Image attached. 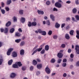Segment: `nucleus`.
Returning <instances> with one entry per match:
<instances>
[{"label": "nucleus", "mask_w": 79, "mask_h": 79, "mask_svg": "<svg viewBox=\"0 0 79 79\" xmlns=\"http://www.w3.org/2000/svg\"><path fill=\"white\" fill-rule=\"evenodd\" d=\"M20 67V62H16L15 64H14L12 65V67L13 68H19Z\"/></svg>", "instance_id": "f257e3e1"}, {"label": "nucleus", "mask_w": 79, "mask_h": 79, "mask_svg": "<svg viewBox=\"0 0 79 79\" xmlns=\"http://www.w3.org/2000/svg\"><path fill=\"white\" fill-rule=\"evenodd\" d=\"M42 47L41 48H38L36 50H35L33 53L31 55H34L35 53H37V52H40L42 50Z\"/></svg>", "instance_id": "f03ea898"}, {"label": "nucleus", "mask_w": 79, "mask_h": 79, "mask_svg": "<svg viewBox=\"0 0 79 79\" xmlns=\"http://www.w3.org/2000/svg\"><path fill=\"white\" fill-rule=\"evenodd\" d=\"M55 6L56 7L60 8L61 7V4L59 2H57L55 4Z\"/></svg>", "instance_id": "7ed1b4c3"}, {"label": "nucleus", "mask_w": 79, "mask_h": 79, "mask_svg": "<svg viewBox=\"0 0 79 79\" xmlns=\"http://www.w3.org/2000/svg\"><path fill=\"white\" fill-rule=\"evenodd\" d=\"M75 50L77 54L79 55V46L78 45H76L75 46Z\"/></svg>", "instance_id": "20e7f679"}, {"label": "nucleus", "mask_w": 79, "mask_h": 79, "mask_svg": "<svg viewBox=\"0 0 79 79\" xmlns=\"http://www.w3.org/2000/svg\"><path fill=\"white\" fill-rule=\"evenodd\" d=\"M13 50V48H10L8 49V51L7 52V55H10L11 52Z\"/></svg>", "instance_id": "39448f33"}, {"label": "nucleus", "mask_w": 79, "mask_h": 79, "mask_svg": "<svg viewBox=\"0 0 79 79\" xmlns=\"http://www.w3.org/2000/svg\"><path fill=\"white\" fill-rule=\"evenodd\" d=\"M46 73H47V74H50V72H51V71L50 70V69L48 67H46L45 68V70Z\"/></svg>", "instance_id": "423d86ee"}, {"label": "nucleus", "mask_w": 79, "mask_h": 79, "mask_svg": "<svg viewBox=\"0 0 79 79\" xmlns=\"http://www.w3.org/2000/svg\"><path fill=\"white\" fill-rule=\"evenodd\" d=\"M16 73H12L10 75V77L11 78H15L16 77Z\"/></svg>", "instance_id": "0eeeda50"}, {"label": "nucleus", "mask_w": 79, "mask_h": 79, "mask_svg": "<svg viewBox=\"0 0 79 79\" xmlns=\"http://www.w3.org/2000/svg\"><path fill=\"white\" fill-rule=\"evenodd\" d=\"M57 57L59 58H61L63 57V54L61 52H59L57 54Z\"/></svg>", "instance_id": "6e6552de"}, {"label": "nucleus", "mask_w": 79, "mask_h": 79, "mask_svg": "<svg viewBox=\"0 0 79 79\" xmlns=\"http://www.w3.org/2000/svg\"><path fill=\"white\" fill-rule=\"evenodd\" d=\"M17 53L15 52H13L12 54V56L14 57H16L17 56Z\"/></svg>", "instance_id": "1a4fd4ad"}, {"label": "nucleus", "mask_w": 79, "mask_h": 79, "mask_svg": "<svg viewBox=\"0 0 79 79\" xmlns=\"http://www.w3.org/2000/svg\"><path fill=\"white\" fill-rule=\"evenodd\" d=\"M26 19L24 17H21L20 19V21L22 23H24L25 22Z\"/></svg>", "instance_id": "9d476101"}, {"label": "nucleus", "mask_w": 79, "mask_h": 79, "mask_svg": "<svg viewBox=\"0 0 79 79\" xmlns=\"http://www.w3.org/2000/svg\"><path fill=\"white\" fill-rule=\"evenodd\" d=\"M37 68L38 69H41L42 68V64H38L37 66Z\"/></svg>", "instance_id": "9b49d317"}, {"label": "nucleus", "mask_w": 79, "mask_h": 79, "mask_svg": "<svg viewBox=\"0 0 79 79\" xmlns=\"http://www.w3.org/2000/svg\"><path fill=\"white\" fill-rule=\"evenodd\" d=\"M8 32V28L6 27L4 29V33L5 34H7Z\"/></svg>", "instance_id": "f8f14e48"}, {"label": "nucleus", "mask_w": 79, "mask_h": 79, "mask_svg": "<svg viewBox=\"0 0 79 79\" xmlns=\"http://www.w3.org/2000/svg\"><path fill=\"white\" fill-rule=\"evenodd\" d=\"M37 12L39 15H44V12L42 10H38Z\"/></svg>", "instance_id": "ddd939ff"}, {"label": "nucleus", "mask_w": 79, "mask_h": 79, "mask_svg": "<svg viewBox=\"0 0 79 79\" xmlns=\"http://www.w3.org/2000/svg\"><path fill=\"white\" fill-rule=\"evenodd\" d=\"M11 22L10 21H8L7 23H6V27H9L10 25H11Z\"/></svg>", "instance_id": "4468645a"}, {"label": "nucleus", "mask_w": 79, "mask_h": 79, "mask_svg": "<svg viewBox=\"0 0 79 79\" xmlns=\"http://www.w3.org/2000/svg\"><path fill=\"white\" fill-rule=\"evenodd\" d=\"M77 35H76V37H77L78 39H79V31L78 30H77L76 31Z\"/></svg>", "instance_id": "2eb2a0df"}, {"label": "nucleus", "mask_w": 79, "mask_h": 79, "mask_svg": "<svg viewBox=\"0 0 79 79\" xmlns=\"http://www.w3.org/2000/svg\"><path fill=\"white\" fill-rule=\"evenodd\" d=\"M20 54L21 55H23L24 54V50L21 49L20 51Z\"/></svg>", "instance_id": "dca6fc26"}, {"label": "nucleus", "mask_w": 79, "mask_h": 79, "mask_svg": "<svg viewBox=\"0 0 79 79\" xmlns=\"http://www.w3.org/2000/svg\"><path fill=\"white\" fill-rule=\"evenodd\" d=\"M50 17L51 19H52V21H55V17L53 15H50Z\"/></svg>", "instance_id": "f3484780"}, {"label": "nucleus", "mask_w": 79, "mask_h": 79, "mask_svg": "<svg viewBox=\"0 0 79 79\" xmlns=\"http://www.w3.org/2000/svg\"><path fill=\"white\" fill-rule=\"evenodd\" d=\"M15 37H20V33L19 32H15Z\"/></svg>", "instance_id": "a211bd4d"}, {"label": "nucleus", "mask_w": 79, "mask_h": 79, "mask_svg": "<svg viewBox=\"0 0 79 79\" xmlns=\"http://www.w3.org/2000/svg\"><path fill=\"white\" fill-rule=\"evenodd\" d=\"M55 26L56 28H58L60 27V25L59 24H58V23H56Z\"/></svg>", "instance_id": "6ab92c4d"}, {"label": "nucleus", "mask_w": 79, "mask_h": 79, "mask_svg": "<svg viewBox=\"0 0 79 79\" xmlns=\"http://www.w3.org/2000/svg\"><path fill=\"white\" fill-rule=\"evenodd\" d=\"M77 12V9L76 8H74L73 10V13L74 14L76 13Z\"/></svg>", "instance_id": "aec40b11"}, {"label": "nucleus", "mask_w": 79, "mask_h": 79, "mask_svg": "<svg viewBox=\"0 0 79 79\" xmlns=\"http://www.w3.org/2000/svg\"><path fill=\"white\" fill-rule=\"evenodd\" d=\"M65 37L66 39H70V36H69V35L68 34H66L65 35Z\"/></svg>", "instance_id": "412c9836"}, {"label": "nucleus", "mask_w": 79, "mask_h": 79, "mask_svg": "<svg viewBox=\"0 0 79 79\" xmlns=\"http://www.w3.org/2000/svg\"><path fill=\"white\" fill-rule=\"evenodd\" d=\"M45 49L46 51H48V50H49V46L48 45H46L45 46Z\"/></svg>", "instance_id": "4be33fe9"}, {"label": "nucleus", "mask_w": 79, "mask_h": 79, "mask_svg": "<svg viewBox=\"0 0 79 79\" xmlns=\"http://www.w3.org/2000/svg\"><path fill=\"white\" fill-rule=\"evenodd\" d=\"M74 31L73 30H71L69 32V34L71 35H74Z\"/></svg>", "instance_id": "5701e85b"}, {"label": "nucleus", "mask_w": 79, "mask_h": 79, "mask_svg": "<svg viewBox=\"0 0 79 79\" xmlns=\"http://www.w3.org/2000/svg\"><path fill=\"white\" fill-rule=\"evenodd\" d=\"M13 60H10L9 61H8V64L9 65H11L12 64V63H13Z\"/></svg>", "instance_id": "b1692460"}, {"label": "nucleus", "mask_w": 79, "mask_h": 79, "mask_svg": "<svg viewBox=\"0 0 79 79\" xmlns=\"http://www.w3.org/2000/svg\"><path fill=\"white\" fill-rule=\"evenodd\" d=\"M32 26H35L37 25V23L35 22H34L31 23Z\"/></svg>", "instance_id": "393cba45"}, {"label": "nucleus", "mask_w": 79, "mask_h": 79, "mask_svg": "<svg viewBox=\"0 0 79 79\" xmlns=\"http://www.w3.org/2000/svg\"><path fill=\"white\" fill-rule=\"evenodd\" d=\"M37 64V62L35 60H34L33 61V64L35 65V64Z\"/></svg>", "instance_id": "a878e982"}, {"label": "nucleus", "mask_w": 79, "mask_h": 79, "mask_svg": "<svg viewBox=\"0 0 79 79\" xmlns=\"http://www.w3.org/2000/svg\"><path fill=\"white\" fill-rule=\"evenodd\" d=\"M7 5H10L11 3V0H7Z\"/></svg>", "instance_id": "bb28decb"}, {"label": "nucleus", "mask_w": 79, "mask_h": 79, "mask_svg": "<svg viewBox=\"0 0 79 79\" xmlns=\"http://www.w3.org/2000/svg\"><path fill=\"white\" fill-rule=\"evenodd\" d=\"M15 31V29L14 28H12L10 30V33H13Z\"/></svg>", "instance_id": "cd10ccee"}, {"label": "nucleus", "mask_w": 79, "mask_h": 79, "mask_svg": "<svg viewBox=\"0 0 79 79\" xmlns=\"http://www.w3.org/2000/svg\"><path fill=\"white\" fill-rule=\"evenodd\" d=\"M27 69V68L25 66H23L22 68V69L23 71H25Z\"/></svg>", "instance_id": "c85d7f7f"}, {"label": "nucleus", "mask_w": 79, "mask_h": 79, "mask_svg": "<svg viewBox=\"0 0 79 79\" xmlns=\"http://www.w3.org/2000/svg\"><path fill=\"white\" fill-rule=\"evenodd\" d=\"M55 59H52L50 61V62L52 63H54L55 62Z\"/></svg>", "instance_id": "c756f323"}, {"label": "nucleus", "mask_w": 79, "mask_h": 79, "mask_svg": "<svg viewBox=\"0 0 79 79\" xmlns=\"http://www.w3.org/2000/svg\"><path fill=\"white\" fill-rule=\"evenodd\" d=\"M3 61V59L2 58L0 59V65H1L2 64V62Z\"/></svg>", "instance_id": "7c9ffc66"}, {"label": "nucleus", "mask_w": 79, "mask_h": 79, "mask_svg": "<svg viewBox=\"0 0 79 79\" xmlns=\"http://www.w3.org/2000/svg\"><path fill=\"white\" fill-rule=\"evenodd\" d=\"M41 33L43 35H46V32L45 31H42Z\"/></svg>", "instance_id": "2f4dec72"}, {"label": "nucleus", "mask_w": 79, "mask_h": 79, "mask_svg": "<svg viewBox=\"0 0 79 79\" xmlns=\"http://www.w3.org/2000/svg\"><path fill=\"white\" fill-rule=\"evenodd\" d=\"M75 19L77 21H79V16L78 15L75 16Z\"/></svg>", "instance_id": "473e14b6"}, {"label": "nucleus", "mask_w": 79, "mask_h": 79, "mask_svg": "<svg viewBox=\"0 0 79 79\" xmlns=\"http://www.w3.org/2000/svg\"><path fill=\"white\" fill-rule=\"evenodd\" d=\"M61 61H62V60H61V59H59L57 60V63L59 64L60 63H61Z\"/></svg>", "instance_id": "72a5a7b5"}, {"label": "nucleus", "mask_w": 79, "mask_h": 79, "mask_svg": "<svg viewBox=\"0 0 79 79\" xmlns=\"http://www.w3.org/2000/svg\"><path fill=\"white\" fill-rule=\"evenodd\" d=\"M28 26L29 27H31L32 26V23L31 22H29L28 24Z\"/></svg>", "instance_id": "f704fd0d"}, {"label": "nucleus", "mask_w": 79, "mask_h": 79, "mask_svg": "<svg viewBox=\"0 0 79 79\" xmlns=\"http://www.w3.org/2000/svg\"><path fill=\"white\" fill-rule=\"evenodd\" d=\"M48 35H51L52 34V31L50 30L49 31L48 33Z\"/></svg>", "instance_id": "c9c22d12"}, {"label": "nucleus", "mask_w": 79, "mask_h": 79, "mask_svg": "<svg viewBox=\"0 0 79 79\" xmlns=\"http://www.w3.org/2000/svg\"><path fill=\"white\" fill-rule=\"evenodd\" d=\"M13 19L14 20V22H16L17 21V19L15 16L13 17Z\"/></svg>", "instance_id": "e433bc0d"}, {"label": "nucleus", "mask_w": 79, "mask_h": 79, "mask_svg": "<svg viewBox=\"0 0 79 79\" xmlns=\"http://www.w3.org/2000/svg\"><path fill=\"white\" fill-rule=\"evenodd\" d=\"M15 41L16 43H19L20 42V39L16 40Z\"/></svg>", "instance_id": "4c0bfd02"}, {"label": "nucleus", "mask_w": 79, "mask_h": 79, "mask_svg": "<svg viewBox=\"0 0 79 79\" xmlns=\"http://www.w3.org/2000/svg\"><path fill=\"white\" fill-rule=\"evenodd\" d=\"M25 44V42L24 41H22L21 42L20 44V45L21 46H23Z\"/></svg>", "instance_id": "58836bf2"}, {"label": "nucleus", "mask_w": 79, "mask_h": 79, "mask_svg": "<svg viewBox=\"0 0 79 79\" xmlns=\"http://www.w3.org/2000/svg\"><path fill=\"white\" fill-rule=\"evenodd\" d=\"M58 38V36L57 35H54L53 36V39H57Z\"/></svg>", "instance_id": "ea45409f"}, {"label": "nucleus", "mask_w": 79, "mask_h": 79, "mask_svg": "<svg viewBox=\"0 0 79 79\" xmlns=\"http://www.w3.org/2000/svg\"><path fill=\"white\" fill-rule=\"evenodd\" d=\"M45 49H43L41 52V54H44L45 53Z\"/></svg>", "instance_id": "a19ab883"}, {"label": "nucleus", "mask_w": 79, "mask_h": 79, "mask_svg": "<svg viewBox=\"0 0 79 79\" xmlns=\"http://www.w3.org/2000/svg\"><path fill=\"white\" fill-rule=\"evenodd\" d=\"M1 11L2 14H4L5 13V10H4L2 9V10H1Z\"/></svg>", "instance_id": "79ce46f5"}, {"label": "nucleus", "mask_w": 79, "mask_h": 79, "mask_svg": "<svg viewBox=\"0 0 79 79\" xmlns=\"http://www.w3.org/2000/svg\"><path fill=\"white\" fill-rule=\"evenodd\" d=\"M62 66H63V67H65V66H66V63H64L62 64Z\"/></svg>", "instance_id": "37998d69"}, {"label": "nucleus", "mask_w": 79, "mask_h": 79, "mask_svg": "<svg viewBox=\"0 0 79 79\" xmlns=\"http://www.w3.org/2000/svg\"><path fill=\"white\" fill-rule=\"evenodd\" d=\"M46 24H47L48 26L50 24V21L49 20H47L46 21Z\"/></svg>", "instance_id": "c03bdc74"}, {"label": "nucleus", "mask_w": 79, "mask_h": 79, "mask_svg": "<svg viewBox=\"0 0 79 79\" xmlns=\"http://www.w3.org/2000/svg\"><path fill=\"white\" fill-rule=\"evenodd\" d=\"M75 3L76 5H79V0H75Z\"/></svg>", "instance_id": "a18cd8bd"}, {"label": "nucleus", "mask_w": 79, "mask_h": 79, "mask_svg": "<svg viewBox=\"0 0 79 79\" xmlns=\"http://www.w3.org/2000/svg\"><path fill=\"white\" fill-rule=\"evenodd\" d=\"M5 10L7 11H9V10H10V8L8 7H6Z\"/></svg>", "instance_id": "49530a36"}, {"label": "nucleus", "mask_w": 79, "mask_h": 79, "mask_svg": "<svg viewBox=\"0 0 79 79\" xmlns=\"http://www.w3.org/2000/svg\"><path fill=\"white\" fill-rule=\"evenodd\" d=\"M34 69V67L33 66H31L30 68V71H32Z\"/></svg>", "instance_id": "de8ad7c7"}, {"label": "nucleus", "mask_w": 79, "mask_h": 79, "mask_svg": "<svg viewBox=\"0 0 79 79\" xmlns=\"http://www.w3.org/2000/svg\"><path fill=\"white\" fill-rule=\"evenodd\" d=\"M66 45L64 44H62L61 45V47L62 48H64Z\"/></svg>", "instance_id": "09e8293b"}, {"label": "nucleus", "mask_w": 79, "mask_h": 79, "mask_svg": "<svg viewBox=\"0 0 79 79\" xmlns=\"http://www.w3.org/2000/svg\"><path fill=\"white\" fill-rule=\"evenodd\" d=\"M71 19L69 17H67L66 18V21H70Z\"/></svg>", "instance_id": "8fccbe9b"}, {"label": "nucleus", "mask_w": 79, "mask_h": 79, "mask_svg": "<svg viewBox=\"0 0 79 79\" xmlns=\"http://www.w3.org/2000/svg\"><path fill=\"white\" fill-rule=\"evenodd\" d=\"M76 66L77 67L79 66V61H78L76 63Z\"/></svg>", "instance_id": "3c124183"}, {"label": "nucleus", "mask_w": 79, "mask_h": 79, "mask_svg": "<svg viewBox=\"0 0 79 79\" xmlns=\"http://www.w3.org/2000/svg\"><path fill=\"white\" fill-rule=\"evenodd\" d=\"M38 31L39 33H42V30L41 29H39L38 30Z\"/></svg>", "instance_id": "603ef678"}, {"label": "nucleus", "mask_w": 79, "mask_h": 79, "mask_svg": "<svg viewBox=\"0 0 79 79\" xmlns=\"http://www.w3.org/2000/svg\"><path fill=\"white\" fill-rule=\"evenodd\" d=\"M70 28V27L68 25L66 27V30H69Z\"/></svg>", "instance_id": "864d4df0"}, {"label": "nucleus", "mask_w": 79, "mask_h": 79, "mask_svg": "<svg viewBox=\"0 0 79 79\" xmlns=\"http://www.w3.org/2000/svg\"><path fill=\"white\" fill-rule=\"evenodd\" d=\"M67 76V74L66 73H64L63 74V76L64 77H66Z\"/></svg>", "instance_id": "5fc2aeb1"}, {"label": "nucleus", "mask_w": 79, "mask_h": 79, "mask_svg": "<svg viewBox=\"0 0 79 79\" xmlns=\"http://www.w3.org/2000/svg\"><path fill=\"white\" fill-rule=\"evenodd\" d=\"M23 10H20V15H23Z\"/></svg>", "instance_id": "6e6d98bb"}, {"label": "nucleus", "mask_w": 79, "mask_h": 79, "mask_svg": "<svg viewBox=\"0 0 79 79\" xmlns=\"http://www.w3.org/2000/svg\"><path fill=\"white\" fill-rule=\"evenodd\" d=\"M53 10L54 11H58V9L54 7L53 8Z\"/></svg>", "instance_id": "4d7b16f0"}, {"label": "nucleus", "mask_w": 79, "mask_h": 79, "mask_svg": "<svg viewBox=\"0 0 79 79\" xmlns=\"http://www.w3.org/2000/svg\"><path fill=\"white\" fill-rule=\"evenodd\" d=\"M4 5H5V3L3 2H1L2 7H4Z\"/></svg>", "instance_id": "13d9d810"}, {"label": "nucleus", "mask_w": 79, "mask_h": 79, "mask_svg": "<svg viewBox=\"0 0 79 79\" xmlns=\"http://www.w3.org/2000/svg\"><path fill=\"white\" fill-rule=\"evenodd\" d=\"M72 50L71 49H69L68 51V53H71V52Z\"/></svg>", "instance_id": "bf43d9fd"}, {"label": "nucleus", "mask_w": 79, "mask_h": 79, "mask_svg": "<svg viewBox=\"0 0 79 79\" xmlns=\"http://www.w3.org/2000/svg\"><path fill=\"white\" fill-rule=\"evenodd\" d=\"M38 47H39V46L36 45L35 47H34L33 49V50H34L35 49H36V48H38Z\"/></svg>", "instance_id": "052dcab7"}, {"label": "nucleus", "mask_w": 79, "mask_h": 79, "mask_svg": "<svg viewBox=\"0 0 79 79\" xmlns=\"http://www.w3.org/2000/svg\"><path fill=\"white\" fill-rule=\"evenodd\" d=\"M0 31L1 32H4V29L1 28Z\"/></svg>", "instance_id": "680f3d73"}, {"label": "nucleus", "mask_w": 79, "mask_h": 79, "mask_svg": "<svg viewBox=\"0 0 79 79\" xmlns=\"http://www.w3.org/2000/svg\"><path fill=\"white\" fill-rule=\"evenodd\" d=\"M50 2L49 1H48L46 2V4L47 5H49L50 4Z\"/></svg>", "instance_id": "e2e57ef3"}, {"label": "nucleus", "mask_w": 79, "mask_h": 79, "mask_svg": "<svg viewBox=\"0 0 79 79\" xmlns=\"http://www.w3.org/2000/svg\"><path fill=\"white\" fill-rule=\"evenodd\" d=\"M65 26V23H63L61 25V27L62 28H63V27H64Z\"/></svg>", "instance_id": "0e129e2a"}, {"label": "nucleus", "mask_w": 79, "mask_h": 79, "mask_svg": "<svg viewBox=\"0 0 79 79\" xmlns=\"http://www.w3.org/2000/svg\"><path fill=\"white\" fill-rule=\"evenodd\" d=\"M67 61V60L66 59H64L63 60V62H66Z\"/></svg>", "instance_id": "69168bd1"}, {"label": "nucleus", "mask_w": 79, "mask_h": 79, "mask_svg": "<svg viewBox=\"0 0 79 79\" xmlns=\"http://www.w3.org/2000/svg\"><path fill=\"white\" fill-rule=\"evenodd\" d=\"M73 57H74V56H73V54H71L70 55V58H73Z\"/></svg>", "instance_id": "338daca9"}, {"label": "nucleus", "mask_w": 79, "mask_h": 79, "mask_svg": "<svg viewBox=\"0 0 79 79\" xmlns=\"http://www.w3.org/2000/svg\"><path fill=\"white\" fill-rule=\"evenodd\" d=\"M66 3H68V4H69V3H71V1H68L66 2Z\"/></svg>", "instance_id": "774afa93"}]
</instances>
